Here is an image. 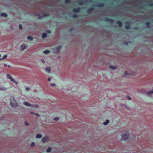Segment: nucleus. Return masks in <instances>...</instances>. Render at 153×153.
<instances>
[{"mask_svg": "<svg viewBox=\"0 0 153 153\" xmlns=\"http://www.w3.org/2000/svg\"><path fill=\"white\" fill-rule=\"evenodd\" d=\"M10 104L12 107L15 108L18 106V104L13 97H11L10 99Z\"/></svg>", "mask_w": 153, "mask_h": 153, "instance_id": "nucleus-1", "label": "nucleus"}, {"mask_svg": "<svg viewBox=\"0 0 153 153\" xmlns=\"http://www.w3.org/2000/svg\"><path fill=\"white\" fill-rule=\"evenodd\" d=\"M129 136V133L128 132L126 131L124 133H123L121 140H126L128 138Z\"/></svg>", "mask_w": 153, "mask_h": 153, "instance_id": "nucleus-2", "label": "nucleus"}, {"mask_svg": "<svg viewBox=\"0 0 153 153\" xmlns=\"http://www.w3.org/2000/svg\"><path fill=\"white\" fill-rule=\"evenodd\" d=\"M125 24L126 25L125 27V28L126 29H129L131 28L130 22H125Z\"/></svg>", "mask_w": 153, "mask_h": 153, "instance_id": "nucleus-3", "label": "nucleus"}, {"mask_svg": "<svg viewBox=\"0 0 153 153\" xmlns=\"http://www.w3.org/2000/svg\"><path fill=\"white\" fill-rule=\"evenodd\" d=\"M49 14L48 13H45L43 14V15L41 16H39V17L38 19H41L45 17H48L49 16Z\"/></svg>", "mask_w": 153, "mask_h": 153, "instance_id": "nucleus-4", "label": "nucleus"}, {"mask_svg": "<svg viewBox=\"0 0 153 153\" xmlns=\"http://www.w3.org/2000/svg\"><path fill=\"white\" fill-rule=\"evenodd\" d=\"M49 140V138L48 136H45L42 138V142L43 143H45L46 142L48 141Z\"/></svg>", "mask_w": 153, "mask_h": 153, "instance_id": "nucleus-5", "label": "nucleus"}, {"mask_svg": "<svg viewBox=\"0 0 153 153\" xmlns=\"http://www.w3.org/2000/svg\"><path fill=\"white\" fill-rule=\"evenodd\" d=\"M105 20L107 22H110L113 23L114 22V20L113 19H111L110 18L107 17H106L105 18Z\"/></svg>", "mask_w": 153, "mask_h": 153, "instance_id": "nucleus-6", "label": "nucleus"}, {"mask_svg": "<svg viewBox=\"0 0 153 153\" xmlns=\"http://www.w3.org/2000/svg\"><path fill=\"white\" fill-rule=\"evenodd\" d=\"M81 9L79 7H78L77 8L74 9L73 10V11L74 12H79Z\"/></svg>", "mask_w": 153, "mask_h": 153, "instance_id": "nucleus-7", "label": "nucleus"}, {"mask_svg": "<svg viewBox=\"0 0 153 153\" xmlns=\"http://www.w3.org/2000/svg\"><path fill=\"white\" fill-rule=\"evenodd\" d=\"M109 68L111 69L112 70H115L117 69V67L116 66H113L111 65L109 66Z\"/></svg>", "mask_w": 153, "mask_h": 153, "instance_id": "nucleus-8", "label": "nucleus"}, {"mask_svg": "<svg viewBox=\"0 0 153 153\" xmlns=\"http://www.w3.org/2000/svg\"><path fill=\"white\" fill-rule=\"evenodd\" d=\"M94 10V8L91 7L87 10V13H91V12L92 11H93Z\"/></svg>", "mask_w": 153, "mask_h": 153, "instance_id": "nucleus-9", "label": "nucleus"}, {"mask_svg": "<svg viewBox=\"0 0 153 153\" xmlns=\"http://www.w3.org/2000/svg\"><path fill=\"white\" fill-rule=\"evenodd\" d=\"M23 104L27 106H31V104L30 103L27 102H23Z\"/></svg>", "mask_w": 153, "mask_h": 153, "instance_id": "nucleus-10", "label": "nucleus"}, {"mask_svg": "<svg viewBox=\"0 0 153 153\" xmlns=\"http://www.w3.org/2000/svg\"><path fill=\"white\" fill-rule=\"evenodd\" d=\"M45 71L47 72L50 73L51 71V68L49 67H48L45 68Z\"/></svg>", "mask_w": 153, "mask_h": 153, "instance_id": "nucleus-11", "label": "nucleus"}, {"mask_svg": "<svg viewBox=\"0 0 153 153\" xmlns=\"http://www.w3.org/2000/svg\"><path fill=\"white\" fill-rule=\"evenodd\" d=\"M117 24H118L119 27H121L122 26V23L120 21H118L116 22Z\"/></svg>", "mask_w": 153, "mask_h": 153, "instance_id": "nucleus-12", "label": "nucleus"}, {"mask_svg": "<svg viewBox=\"0 0 153 153\" xmlns=\"http://www.w3.org/2000/svg\"><path fill=\"white\" fill-rule=\"evenodd\" d=\"M7 78L9 79L11 81H12V80L13 79L12 78L11 76L9 74H7Z\"/></svg>", "mask_w": 153, "mask_h": 153, "instance_id": "nucleus-13", "label": "nucleus"}, {"mask_svg": "<svg viewBox=\"0 0 153 153\" xmlns=\"http://www.w3.org/2000/svg\"><path fill=\"white\" fill-rule=\"evenodd\" d=\"M152 94H153V91H150L148 92L147 93V95L149 97H150Z\"/></svg>", "mask_w": 153, "mask_h": 153, "instance_id": "nucleus-14", "label": "nucleus"}, {"mask_svg": "<svg viewBox=\"0 0 153 153\" xmlns=\"http://www.w3.org/2000/svg\"><path fill=\"white\" fill-rule=\"evenodd\" d=\"M27 46H26L25 44H23L21 46V48L22 50H23L25 49Z\"/></svg>", "mask_w": 153, "mask_h": 153, "instance_id": "nucleus-15", "label": "nucleus"}, {"mask_svg": "<svg viewBox=\"0 0 153 153\" xmlns=\"http://www.w3.org/2000/svg\"><path fill=\"white\" fill-rule=\"evenodd\" d=\"M31 107H34V108H38L39 107V105H37V104H36V105H34V104H31Z\"/></svg>", "mask_w": 153, "mask_h": 153, "instance_id": "nucleus-16", "label": "nucleus"}, {"mask_svg": "<svg viewBox=\"0 0 153 153\" xmlns=\"http://www.w3.org/2000/svg\"><path fill=\"white\" fill-rule=\"evenodd\" d=\"M1 16H4L5 17H7V15L5 13H3L1 14Z\"/></svg>", "mask_w": 153, "mask_h": 153, "instance_id": "nucleus-17", "label": "nucleus"}, {"mask_svg": "<svg viewBox=\"0 0 153 153\" xmlns=\"http://www.w3.org/2000/svg\"><path fill=\"white\" fill-rule=\"evenodd\" d=\"M109 120H107L105 122H104L103 123V124L104 125H107L108 124V123H109Z\"/></svg>", "mask_w": 153, "mask_h": 153, "instance_id": "nucleus-18", "label": "nucleus"}, {"mask_svg": "<svg viewBox=\"0 0 153 153\" xmlns=\"http://www.w3.org/2000/svg\"><path fill=\"white\" fill-rule=\"evenodd\" d=\"M42 137V135L38 134H37L36 136V137L37 138H41Z\"/></svg>", "mask_w": 153, "mask_h": 153, "instance_id": "nucleus-19", "label": "nucleus"}, {"mask_svg": "<svg viewBox=\"0 0 153 153\" xmlns=\"http://www.w3.org/2000/svg\"><path fill=\"white\" fill-rule=\"evenodd\" d=\"M50 52V51L49 50H46L44 51L43 53L45 54H48Z\"/></svg>", "mask_w": 153, "mask_h": 153, "instance_id": "nucleus-20", "label": "nucleus"}, {"mask_svg": "<svg viewBox=\"0 0 153 153\" xmlns=\"http://www.w3.org/2000/svg\"><path fill=\"white\" fill-rule=\"evenodd\" d=\"M104 4L103 3H100L98 6H97L98 7H103L104 6Z\"/></svg>", "mask_w": 153, "mask_h": 153, "instance_id": "nucleus-21", "label": "nucleus"}, {"mask_svg": "<svg viewBox=\"0 0 153 153\" xmlns=\"http://www.w3.org/2000/svg\"><path fill=\"white\" fill-rule=\"evenodd\" d=\"M47 36V34L46 33H43L42 35V38H45Z\"/></svg>", "mask_w": 153, "mask_h": 153, "instance_id": "nucleus-22", "label": "nucleus"}, {"mask_svg": "<svg viewBox=\"0 0 153 153\" xmlns=\"http://www.w3.org/2000/svg\"><path fill=\"white\" fill-rule=\"evenodd\" d=\"M51 149H52L50 147H49L46 150V152H49L51 151Z\"/></svg>", "mask_w": 153, "mask_h": 153, "instance_id": "nucleus-23", "label": "nucleus"}, {"mask_svg": "<svg viewBox=\"0 0 153 153\" xmlns=\"http://www.w3.org/2000/svg\"><path fill=\"white\" fill-rule=\"evenodd\" d=\"M7 88H5V87H2L0 88V91L1 90H3L4 91H6L7 89Z\"/></svg>", "mask_w": 153, "mask_h": 153, "instance_id": "nucleus-24", "label": "nucleus"}, {"mask_svg": "<svg viewBox=\"0 0 153 153\" xmlns=\"http://www.w3.org/2000/svg\"><path fill=\"white\" fill-rule=\"evenodd\" d=\"M146 24L147 27H150V23L149 22H147Z\"/></svg>", "mask_w": 153, "mask_h": 153, "instance_id": "nucleus-25", "label": "nucleus"}, {"mask_svg": "<svg viewBox=\"0 0 153 153\" xmlns=\"http://www.w3.org/2000/svg\"><path fill=\"white\" fill-rule=\"evenodd\" d=\"M27 39L29 40H32L33 39V38L32 37L30 36H29L27 37Z\"/></svg>", "mask_w": 153, "mask_h": 153, "instance_id": "nucleus-26", "label": "nucleus"}, {"mask_svg": "<svg viewBox=\"0 0 153 153\" xmlns=\"http://www.w3.org/2000/svg\"><path fill=\"white\" fill-rule=\"evenodd\" d=\"M78 15H76V14H74L72 16V17L74 18H78Z\"/></svg>", "mask_w": 153, "mask_h": 153, "instance_id": "nucleus-27", "label": "nucleus"}, {"mask_svg": "<svg viewBox=\"0 0 153 153\" xmlns=\"http://www.w3.org/2000/svg\"><path fill=\"white\" fill-rule=\"evenodd\" d=\"M61 46H58L56 48V49L58 51H59L61 50Z\"/></svg>", "mask_w": 153, "mask_h": 153, "instance_id": "nucleus-28", "label": "nucleus"}, {"mask_svg": "<svg viewBox=\"0 0 153 153\" xmlns=\"http://www.w3.org/2000/svg\"><path fill=\"white\" fill-rule=\"evenodd\" d=\"M12 81L15 84H18V82L17 81H15L14 79L12 80Z\"/></svg>", "mask_w": 153, "mask_h": 153, "instance_id": "nucleus-29", "label": "nucleus"}, {"mask_svg": "<svg viewBox=\"0 0 153 153\" xmlns=\"http://www.w3.org/2000/svg\"><path fill=\"white\" fill-rule=\"evenodd\" d=\"M123 42L126 45H127L128 44V42L126 41H124Z\"/></svg>", "mask_w": 153, "mask_h": 153, "instance_id": "nucleus-30", "label": "nucleus"}, {"mask_svg": "<svg viewBox=\"0 0 153 153\" xmlns=\"http://www.w3.org/2000/svg\"><path fill=\"white\" fill-rule=\"evenodd\" d=\"M78 4H79L81 5H82L83 4V3L81 1L79 2Z\"/></svg>", "mask_w": 153, "mask_h": 153, "instance_id": "nucleus-31", "label": "nucleus"}, {"mask_svg": "<svg viewBox=\"0 0 153 153\" xmlns=\"http://www.w3.org/2000/svg\"><path fill=\"white\" fill-rule=\"evenodd\" d=\"M25 124L26 126H28L29 125V123H28L27 122L25 121Z\"/></svg>", "mask_w": 153, "mask_h": 153, "instance_id": "nucleus-32", "label": "nucleus"}, {"mask_svg": "<svg viewBox=\"0 0 153 153\" xmlns=\"http://www.w3.org/2000/svg\"><path fill=\"white\" fill-rule=\"evenodd\" d=\"M19 29H20V30H22V28H22V25L21 24H20L19 25Z\"/></svg>", "mask_w": 153, "mask_h": 153, "instance_id": "nucleus-33", "label": "nucleus"}, {"mask_svg": "<svg viewBox=\"0 0 153 153\" xmlns=\"http://www.w3.org/2000/svg\"><path fill=\"white\" fill-rule=\"evenodd\" d=\"M35 146V143L33 142H32L31 144V146L33 147Z\"/></svg>", "mask_w": 153, "mask_h": 153, "instance_id": "nucleus-34", "label": "nucleus"}, {"mask_svg": "<svg viewBox=\"0 0 153 153\" xmlns=\"http://www.w3.org/2000/svg\"><path fill=\"white\" fill-rule=\"evenodd\" d=\"M126 98H128L129 100L131 99V97L130 96H128V95H127L126 96Z\"/></svg>", "mask_w": 153, "mask_h": 153, "instance_id": "nucleus-35", "label": "nucleus"}, {"mask_svg": "<svg viewBox=\"0 0 153 153\" xmlns=\"http://www.w3.org/2000/svg\"><path fill=\"white\" fill-rule=\"evenodd\" d=\"M71 1V0H65V2L66 3H68Z\"/></svg>", "mask_w": 153, "mask_h": 153, "instance_id": "nucleus-36", "label": "nucleus"}, {"mask_svg": "<svg viewBox=\"0 0 153 153\" xmlns=\"http://www.w3.org/2000/svg\"><path fill=\"white\" fill-rule=\"evenodd\" d=\"M59 120V118L58 117H55L54 118V120L55 121H57Z\"/></svg>", "mask_w": 153, "mask_h": 153, "instance_id": "nucleus-37", "label": "nucleus"}, {"mask_svg": "<svg viewBox=\"0 0 153 153\" xmlns=\"http://www.w3.org/2000/svg\"><path fill=\"white\" fill-rule=\"evenodd\" d=\"M125 75H129V74H128L127 73V71H125V73H124Z\"/></svg>", "mask_w": 153, "mask_h": 153, "instance_id": "nucleus-38", "label": "nucleus"}, {"mask_svg": "<svg viewBox=\"0 0 153 153\" xmlns=\"http://www.w3.org/2000/svg\"><path fill=\"white\" fill-rule=\"evenodd\" d=\"M34 115H35L37 116H39V117L40 116V115L39 114L37 113H35Z\"/></svg>", "mask_w": 153, "mask_h": 153, "instance_id": "nucleus-39", "label": "nucleus"}, {"mask_svg": "<svg viewBox=\"0 0 153 153\" xmlns=\"http://www.w3.org/2000/svg\"><path fill=\"white\" fill-rule=\"evenodd\" d=\"M47 33H51V31L50 30H47Z\"/></svg>", "mask_w": 153, "mask_h": 153, "instance_id": "nucleus-40", "label": "nucleus"}, {"mask_svg": "<svg viewBox=\"0 0 153 153\" xmlns=\"http://www.w3.org/2000/svg\"><path fill=\"white\" fill-rule=\"evenodd\" d=\"M41 61H42V62L43 63H45V60H44V59H41Z\"/></svg>", "mask_w": 153, "mask_h": 153, "instance_id": "nucleus-41", "label": "nucleus"}, {"mask_svg": "<svg viewBox=\"0 0 153 153\" xmlns=\"http://www.w3.org/2000/svg\"><path fill=\"white\" fill-rule=\"evenodd\" d=\"M26 89L27 91H28L30 89V88L28 87H27L26 88Z\"/></svg>", "mask_w": 153, "mask_h": 153, "instance_id": "nucleus-42", "label": "nucleus"}, {"mask_svg": "<svg viewBox=\"0 0 153 153\" xmlns=\"http://www.w3.org/2000/svg\"><path fill=\"white\" fill-rule=\"evenodd\" d=\"M51 86H54L55 85V84L54 83L51 84L50 85Z\"/></svg>", "mask_w": 153, "mask_h": 153, "instance_id": "nucleus-43", "label": "nucleus"}, {"mask_svg": "<svg viewBox=\"0 0 153 153\" xmlns=\"http://www.w3.org/2000/svg\"><path fill=\"white\" fill-rule=\"evenodd\" d=\"M35 15L39 16L40 15V13H37L35 14Z\"/></svg>", "mask_w": 153, "mask_h": 153, "instance_id": "nucleus-44", "label": "nucleus"}, {"mask_svg": "<svg viewBox=\"0 0 153 153\" xmlns=\"http://www.w3.org/2000/svg\"><path fill=\"white\" fill-rule=\"evenodd\" d=\"M7 57V55H4V56H3V57Z\"/></svg>", "mask_w": 153, "mask_h": 153, "instance_id": "nucleus-45", "label": "nucleus"}, {"mask_svg": "<svg viewBox=\"0 0 153 153\" xmlns=\"http://www.w3.org/2000/svg\"><path fill=\"white\" fill-rule=\"evenodd\" d=\"M4 65L5 67H6L7 66V65L6 63H4Z\"/></svg>", "mask_w": 153, "mask_h": 153, "instance_id": "nucleus-46", "label": "nucleus"}, {"mask_svg": "<svg viewBox=\"0 0 153 153\" xmlns=\"http://www.w3.org/2000/svg\"><path fill=\"white\" fill-rule=\"evenodd\" d=\"M48 81H50L51 80V78H48Z\"/></svg>", "mask_w": 153, "mask_h": 153, "instance_id": "nucleus-47", "label": "nucleus"}, {"mask_svg": "<svg viewBox=\"0 0 153 153\" xmlns=\"http://www.w3.org/2000/svg\"><path fill=\"white\" fill-rule=\"evenodd\" d=\"M149 5L150 6H153V4H150Z\"/></svg>", "mask_w": 153, "mask_h": 153, "instance_id": "nucleus-48", "label": "nucleus"}, {"mask_svg": "<svg viewBox=\"0 0 153 153\" xmlns=\"http://www.w3.org/2000/svg\"><path fill=\"white\" fill-rule=\"evenodd\" d=\"M5 58H0V60H1Z\"/></svg>", "mask_w": 153, "mask_h": 153, "instance_id": "nucleus-49", "label": "nucleus"}, {"mask_svg": "<svg viewBox=\"0 0 153 153\" xmlns=\"http://www.w3.org/2000/svg\"><path fill=\"white\" fill-rule=\"evenodd\" d=\"M34 113L33 112H30V114H34Z\"/></svg>", "mask_w": 153, "mask_h": 153, "instance_id": "nucleus-50", "label": "nucleus"}, {"mask_svg": "<svg viewBox=\"0 0 153 153\" xmlns=\"http://www.w3.org/2000/svg\"><path fill=\"white\" fill-rule=\"evenodd\" d=\"M8 66L9 68H10L11 67V66L10 65H8Z\"/></svg>", "mask_w": 153, "mask_h": 153, "instance_id": "nucleus-51", "label": "nucleus"}, {"mask_svg": "<svg viewBox=\"0 0 153 153\" xmlns=\"http://www.w3.org/2000/svg\"><path fill=\"white\" fill-rule=\"evenodd\" d=\"M142 6H140V9H141V8H142Z\"/></svg>", "mask_w": 153, "mask_h": 153, "instance_id": "nucleus-52", "label": "nucleus"}, {"mask_svg": "<svg viewBox=\"0 0 153 153\" xmlns=\"http://www.w3.org/2000/svg\"><path fill=\"white\" fill-rule=\"evenodd\" d=\"M71 29H70V31L71 30Z\"/></svg>", "mask_w": 153, "mask_h": 153, "instance_id": "nucleus-53", "label": "nucleus"}, {"mask_svg": "<svg viewBox=\"0 0 153 153\" xmlns=\"http://www.w3.org/2000/svg\"><path fill=\"white\" fill-rule=\"evenodd\" d=\"M1 55L0 54V57H1Z\"/></svg>", "mask_w": 153, "mask_h": 153, "instance_id": "nucleus-54", "label": "nucleus"}]
</instances>
